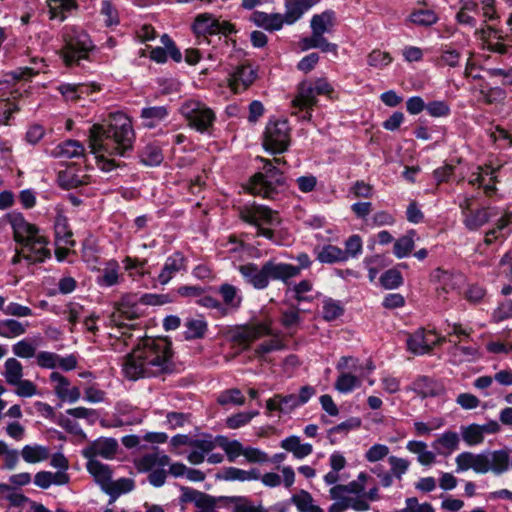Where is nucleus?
<instances>
[{"label":"nucleus","instance_id":"f257e3e1","mask_svg":"<svg viewBox=\"0 0 512 512\" xmlns=\"http://www.w3.org/2000/svg\"><path fill=\"white\" fill-rule=\"evenodd\" d=\"M135 132L131 119L122 112L111 113L103 123L94 124L89 130V146L98 155V164L103 171L120 166L114 158L125 157L133 150Z\"/></svg>","mask_w":512,"mask_h":512},{"label":"nucleus","instance_id":"f03ea898","mask_svg":"<svg viewBox=\"0 0 512 512\" xmlns=\"http://www.w3.org/2000/svg\"><path fill=\"white\" fill-rule=\"evenodd\" d=\"M174 368L172 344L167 338L140 340L122 362L124 377L133 381L170 374Z\"/></svg>","mask_w":512,"mask_h":512},{"label":"nucleus","instance_id":"7ed1b4c3","mask_svg":"<svg viewBox=\"0 0 512 512\" xmlns=\"http://www.w3.org/2000/svg\"><path fill=\"white\" fill-rule=\"evenodd\" d=\"M238 271L247 284L257 290H263L269 286L270 280L287 283V277L295 274L296 270L274 260H268L261 267L255 263L240 265Z\"/></svg>","mask_w":512,"mask_h":512},{"label":"nucleus","instance_id":"20e7f679","mask_svg":"<svg viewBox=\"0 0 512 512\" xmlns=\"http://www.w3.org/2000/svg\"><path fill=\"white\" fill-rule=\"evenodd\" d=\"M239 218L256 228V236H262L273 243H278L275 238L273 226H278L281 223L279 213L271 208L252 203L240 206L238 209Z\"/></svg>","mask_w":512,"mask_h":512},{"label":"nucleus","instance_id":"39448f33","mask_svg":"<svg viewBox=\"0 0 512 512\" xmlns=\"http://www.w3.org/2000/svg\"><path fill=\"white\" fill-rule=\"evenodd\" d=\"M259 160L264 164L263 171L251 177L247 186L248 191L255 196L274 199L285 184L283 172L271 160L262 157Z\"/></svg>","mask_w":512,"mask_h":512},{"label":"nucleus","instance_id":"423d86ee","mask_svg":"<svg viewBox=\"0 0 512 512\" xmlns=\"http://www.w3.org/2000/svg\"><path fill=\"white\" fill-rule=\"evenodd\" d=\"M308 3L299 0L298 2L285 3V13H266L256 11L252 19L254 23L269 32L280 30L284 24L292 25L297 22L306 12Z\"/></svg>","mask_w":512,"mask_h":512},{"label":"nucleus","instance_id":"0eeeda50","mask_svg":"<svg viewBox=\"0 0 512 512\" xmlns=\"http://www.w3.org/2000/svg\"><path fill=\"white\" fill-rule=\"evenodd\" d=\"M63 39L62 58L66 66L78 65L80 60L87 59L94 47L89 35L73 26L65 27Z\"/></svg>","mask_w":512,"mask_h":512},{"label":"nucleus","instance_id":"6e6552de","mask_svg":"<svg viewBox=\"0 0 512 512\" xmlns=\"http://www.w3.org/2000/svg\"><path fill=\"white\" fill-rule=\"evenodd\" d=\"M134 466L139 473H147L149 483L154 487H161L165 484L167 471L165 467L170 464V457L158 450L146 453L135 458Z\"/></svg>","mask_w":512,"mask_h":512},{"label":"nucleus","instance_id":"1a4fd4ad","mask_svg":"<svg viewBox=\"0 0 512 512\" xmlns=\"http://www.w3.org/2000/svg\"><path fill=\"white\" fill-rule=\"evenodd\" d=\"M180 112L188 121L189 126L201 133L208 132L216 120L214 111L205 103L195 99L185 101Z\"/></svg>","mask_w":512,"mask_h":512},{"label":"nucleus","instance_id":"9d476101","mask_svg":"<svg viewBox=\"0 0 512 512\" xmlns=\"http://www.w3.org/2000/svg\"><path fill=\"white\" fill-rule=\"evenodd\" d=\"M291 141V128L287 120H270L263 134V147L271 153L285 152Z\"/></svg>","mask_w":512,"mask_h":512},{"label":"nucleus","instance_id":"9b49d317","mask_svg":"<svg viewBox=\"0 0 512 512\" xmlns=\"http://www.w3.org/2000/svg\"><path fill=\"white\" fill-rule=\"evenodd\" d=\"M192 28L197 37L217 34L228 36L236 32L235 26L232 23L220 20L208 13L199 14L195 18Z\"/></svg>","mask_w":512,"mask_h":512},{"label":"nucleus","instance_id":"f8f14e48","mask_svg":"<svg viewBox=\"0 0 512 512\" xmlns=\"http://www.w3.org/2000/svg\"><path fill=\"white\" fill-rule=\"evenodd\" d=\"M140 306L136 301L130 297H123L120 302L115 305V309L110 316L111 323L118 329H133V324H128L126 321H133L141 315Z\"/></svg>","mask_w":512,"mask_h":512},{"label":"nucleus","instance_id":"ddd939ff","mask_svg":"<svg viewBox=\"0 0 512 512\" xmlns=\"http://www.w3.org/2000/svg\"><path fill=\"white\" fill-rule=\"evenodd\" d=\"M20 255L30 264L41 263L50 258L48 239L39 233L20 245Z\"/></svg>","mask_w":512,"mask_h":512},{"label":"nucleus","instance_id":"4468645a","mask_svg":"<svg viewBox=\"0 0 512 512\" xmlns=\"http://www.w3.org/2000/svg\"><path fill=\"white\" fill-rule=\"evenodd\" d=\"M271 334V324L269 322H260L238 328L234 332L232 339L236 345L246 350L256 340Z\"/></svg>","mask_w":512,"mask_h":512},{"label":"nucleus","instance_id":"2eb2a0df","mask_svg":"<svg viewBox=\"0 0 512 512\" xmlns=\"http://www.w3.org/2000/svg\"><path fill=\"white\" fill-rule=\"evenodd\" d=\"M118 447L116 439L101 437L90 442L82 450V455L88 461L97 460V457L113 459L117 453Z\"/></svg>","mask_w":512,"mask_h":512},{"label":"nucleus","instance_id":"dca6fc26","mask_svg":"<svg viewBox=\"0 0 512 512\" xmlns=\"http://www.w3.org/2000/svg\"><path fill=\"white\" fill-rule=\"evenodd\" d=\"M457 472L472 469L476 473L485 474L490 471L489 454L462 452L455 458Z\"/></svg>","mask_w":512,"mask_h":512},{"label":"nucleus","instance_id":"f3484780","mask_svg":"<svg viewBox=\"0 0 512 512\" xmlns=\"http://www.w3.org/2000/svg\"><path fill=\"white\" fill-rule=\"evenodd\" d=\"M444 341L434 331L419 329L407 340L409 350L417 354L429 353L435 345Z\"/></svg>","mask_w":512,"mask_h":512},{"label":"nucleus","instance_id":"a211bd4d","mask_svg":"<svg viewBox=\"0 0 512 512\" xmlns=\"http://www.w3.org/2000/svg\"><path fill=\"white\" fill-rule=\"evenodd\" d=\"M181 502L193 503L196 512H217V499L209 494L190 487L181 488Z\"/></svg>","mask_w":512,"mask_h":512},{"label":"nucleus","instance_id":"6ab92c4d","mask_svg":"<svg viewBox=\"0 0 512 512\" xmlns=\"http://www.w3.org/2000/svg\"><path fill=\"white\" fill-rule=\"evenodd\" d=\"M257 78L256 70L248 64H242L235 68V70L228 77V87L235 94L247 90Z\"/></svg>","mask_w":512,"mask_h":512},{"label":"nucleus","instance_id":"aec40b11","mask_svg":"<svg viewBox=\"0 0 512 512\" xmlns=\"http://www.w3.org/2000/svg\"><path fill=\"white\" fill-rule=\"evenodd\" d=\"M496 182V170L490 166H478L477 171L473 172L468 179L469 185L482 188L487 197H492L496 193Z\"/></svg>","mask_w":512,"mask_h":512},{"label":"nucleus","instance_id":"412c9836","mask_svg":"<svg viewBox=\"0 0 512 512\" xmlns=\"http://www.w3.org/2000/svg\"><path fill=\"white\" fill-rule=\"evenodd\" d=\"M6 219L13 230L14 240L20 245L39 233L38 228L27 222L20 213H9Z\"/></svg>","mask_w":512,"mask_h":512},{"label":"nucleus","instance_id":"4be33fe9","mask_svg":"<svg viewBox=\"0 0 512 512\" xmlns=\"http://www.w3.org/2000/svg\"><path fill=\"white\" fill-rule=\"evenodd\" d=\"M50 380L54 383V392L62 401L74 403L81 397L80 389L76 386H71L70 381L58 372H52Z\"/></svg>","mask_w":512,"mask_h":512},{"label":"nucleus","instance_id":"5701e85b","mask_svg":"<svg viewBox=\"0 0 512 512\" xmlns=\"http://www.w3.org/2000/svg\"><path fill=\"white\" fill-rule=\"evenodd\" d=\"M57 181L64 189H74L89 183V176L81 168L69 166L58 173Z\"/></svg>","mask_w":512,"mask_h":512},{"label":"nucleus","instance_id":"b1692460","mask_svg":"<svg viewBox=\"0 0 512 512\" xmlns=\"http://www.w3.org/2000/svg\"><path fill=\"white\" fill-rule=\"evenodd\" d=\"M410 389L422 398L437 397L445 393V387L441 382L427 376L416 378Z\"/></svg>","mask_w":512,"mask_h":512},{"label":"nucleus","instance_id":"393cba45","mask_svg":"<svg viewBox=\"0 0 512 512\" xmlns=\"http://www.w3.org/2000/svg\"><path fill=\"white\" fill-rule=\"evenodd\" d=\"M460 436L457 432L447 430L440 434L433 442L432 447L436 455L447 457L459 449Z\"/></svg>","mask_w":512,"mask_h":512},{"label":"nucleus","instance_id":"a878e982","mask_svg":"<svg viewBox=\"0 0 512 512\" xmlns=\"http://www.w3.org/2000/svg\"><path fill=\"white\" fill-rule=\"evenodd\" d=\"M186 271V258L180 252H176L169 256L158 275V281L162 285H166L177 273Z\"/></svg>","mask_w":512,"mask_h":512},{"label":"nucleus","instance_id":"bb28decb","mask_svg":"<svg viewBox=\"0 0 512 512\" xmlns=\"http://www.w3.org/2000/svg\"><path fill=\"white\" fill-rule=\"evenodd\" d=\"M496 209L492 207H481L467 213L463 219L464 226L469 231H477L487 224L496 215Z\"/></svg>","mask_w":512,"mask_h":512},{"label":"nucleus","instance_id":"cd10ccee","mask_svg":"<svg viewBox=\"0 0 512 512\" xmlns=\"http://www.w3.org/2000/svg\"><path fill=\"white\" fill-rule=\"evenodd\" d=\"M298 407L300 406L296 400V394H275L266 401V409L269 413L289 414Z\"/></svg>","mask_w":512,"mask_h":512},{"label":"nucleus","instance_id":"c85d7f7f","mask_svg":"<svg viewBox=\"0 0 512 512\" xmlns=\"http://www.w3.org/2000/svg\"><path fill=\"white\" fill-rule=\"evenodd\" d=\"M216 442L209 438L195 439L191 445L192 450L187 455V460L194 465L204 462L205 457L215 449Z\"/></svg>","mask_w":512,"mask_h":512},{"label":"nucleus","instance_id":"c756f323","mask_svg":"<svg viewBox=\"0 0 512 512\" xmlns=\"http://www.w3.org/2000/svg\"><path fill=\"white\" fill-rule=\"evenodd\" d=\"M283 479L281 476L275 472H268L264 475H260L261 482L270 488L278 487L281 485L282 481L286 488H290L295 481V472L291 466H284L281 470Z\"/></svg>","mask_w":512,"mask_h":512},{"label":"nucleus","instance_id":"7c9ffc66","mask_svg":"<svg viewBox=\"0 0 512 512\" xmlns=\"http://www.w3.org/2000/svg\"><path fill=\"white\" fill-rule=\"evenodd\" d=\"M86 468L103 491L112 480L111 468L98 460L87 461Z\"/></svg>","mask_w":512,"mask_h":512},{"label":"nucleus","instance_id":"2f4dec72","mask_svg":"<svg viewBox=\"0 0 512 512\" xmlns=\"http://www.w3.org/2000/svg\"><path fill=\"white\" fill-rule=\"evenodd\" d=\"M335 25V14L327 10L320 14H315L310 21L311 30L319 37H324V33L332 31Z\"/></svg>","mask_w":512,"mask_h":512},{"label":"nucleus","instance_id":"473e14b6","mask_svg":"<svg viewBox=\"0 0 512 512\" xmlns=\"http://www.w3.org/2000/svg\"><path fill=\"white\" fill-rule=\"evenodd\" d=\"M55 244L74 246L73 233L69 226L68 219L63 215H57L54 221Z\"/></svg>","mask_w":512,"mask_h":512},{"label":"nucleus","instance_id":"72a5a7b5","mask_svg":"<svg viewBox=\"0 0 512 512\" xmlns=\"http://www.w3.org/2000/svg\"><path fill=\"white\" fill-rule=\"evenodd\" d=\"M281 447L293 454L297 459H303L313 452V446L309 443H301L298 436H289L281 441Z\"/></svg>","mask_w":512,"mask_h":512},{"label":"nucleus","instance_id":"f704fd0d","mask_svg":"<svg viewBox=\"0 0 512 512\" xmlns=\"http://www.w3.org/2000/svg\"><path fill=\"white\" fill-rule=\"evenodd\" d=\"M84 146L77 140H66L58 144L52 151V155L58 158H78L84 155Z\"/></svg>","mask_w":512,"mask_h":512},{"label":"nucleus","instance_id":"c9c22d12","mask_svg":"<svg viewBox=\"0 0 512 512\" xmlns=\"http://www.w3.org/2000/svg\"><path fill=\"white\" fill-rule=\"evenodd\" d=\"M168 114L169 112L166 106H152L143 108L140 117L145 127L154 128L161 121L165 120Z\"/></svg>","mask_w":512,"mask_h":512},{"label":"nucleus","instance_id":"e433bc0d","mask_svg":"<svg viewBox=\"0 0 512 512\" xmlns=\"http://www.w3.org/2000/svg\"><path fill=\"white\" fill-rule=\"evenodd\" d=\"M427 444L423 441L411 440L406 448L411 453L417 454V460L421 465L430 466L436 461V453L427 449Z\"/></svg>","mask_w":512,"mask_h":512},{"label":"nucleus","instance_id":"4c0bfd02","mask_svg":"<svg viewBox=\"0 0 512 512\" xmlns=\"http://www.w3.org/2000/svg\"><path fill=\"white\" fill-rule=\"evenodd\" d=\"M21 456L26 463H39L50 457V449L38 444L25 445L21 450Z\"/></svg>","mask_w":512,"mask_h":512},{"label":"nucleus","instance_id":"58836bf2","mask_svg":"<svg viewBox=\"0 0 512 512\" xmlns=\"http://www.w3.org/2000/svg\"><path fill=\"white\" fill-rule=\"evenodd\" d=\"M300 47L302 50H309L318 48L322 52H333L337 53V45L327 41L325 37H319L312 32L311 36L305 37L300 41Z\"/></svg>","mask_w":512,"mask_h":512},{"label":"nucleus","instance_id":"ea45409f","mask_svg":"<svg viewBox=\"0 0 512 512\" xmlns=\"http://www.w3.org/2000/svg\"><path fill=\"white\" fill-rule=\"evenodd\" d=\"M317 260L325 264H334L345 261V254L336 245L327 244L316 252Z\"/></svg>","mask_w":512,"mask_h":512},{"label":"nucleus","instance_id":"a19ab883","mask_svg":"<svg viewBox=\"0 0 512 512\" xmlns=\"http://www.w3.org/2000/svg\"><path fill=\"white\" fill-rule=\"evenodd\" d=\"M222 478L226 481L240 482L259 480L260 472L258 469L246 471L236 467H226L223 469Z\"/></svg>","mask_w":512,"mask_h":512},{"label":"nucleus","instance_id":"79ce46f5","mask_svg":"<svg viewBox=\"0 0 512 512\" xmlns=\"http://www.w3.org/2000/svg\"><path fill=\"white\" fill-rule=\"evenodd\" d=\"M184 326L186 328L185 339L187 340L203 338L208 329V324L202 316L197 318H188L185 321Z\"/></svg>","mask_w":512,"mask_h":512},{"label":"nucleus","instance_id":"37998d69","mask_svg":"<svg viewBox=\"0 0 512 512\" xmlns=\"http://www.w3.org/2000/svg\"><path fill=\"white\" fill-rule=\"evenodd\" d=\"M316 102V93L312 85L302 83L299 87L297 96L293 100V105L300 109H310L316 104Z\"/></svg>","mask_w":512,"mask_h":512},{"label":"nucleus","instance_id":"c03bdc74","mask_svg":"<svg viewBox=\"0 0 512 512\" xmlns=\"http://www.w3.org/2000/svg\"><path fill=\"white\" fill-rule=\"evenodd\" d=\"M435 278L438 280L441 285V290L444 293L455 290L462 282V275L455 274L441 268H437L435 270Z\"/></svg>","mask_w":512,"mask_h":512},{"label":"nucleus","instance_id":"a18cd8bd","mask_svg":"<svg viewBox=\"0 0 512 512\" xmlns=\"http://www.w3.org/2000/svg\"><path fill=\"white\" fill-rule=\"evenodd\" d=\"M28 323L23 324L15 319L0 320V337L16 338L26 333Z\"/></svg>","mask_w":512,"mask_h":512},{"label":"nucleus","instance_id":"49530a36","mask_svg":"<svg viewBox=\"0 0 512 512\" xmlns=\"http://www.w3.org/2000/svg\"><path fill=\"white\" fill-rule=\"evenodd\" d=\"M31 66L19 68L17 71L12 73L14 80L28 79L39 73H44L46 64L43 58L32 57L30 60Z\"/></svg>","mask_w":512,"mask_h":512},{"label":"nucleus","instance_id":"de8ad7c7","mask_svg":"<svg viewBox=\"0 0 512 512\" xmlns=\"http://www.w3.org/2000/svg\"><path fill=\"white\" fill-rule=\"evenodd\" d=\"M220 499L233 504V512H266L261 504L254 505L253 502L245 496L221 497Z\"/></svg>","mask_w":512,"mask_h":512},{"label":"nucleus","instance_id":"09e8293b","mask_svg":"<svg viewBox=\"0 0 512 512\" xmlns=\"http://www.w3.org/2000/svg\"><path fill=\"white\" fill-rule=\"evenodd\" d=\"M361 378L351 372H339L334 387L340 393H350L361 386Z\"/></svg>","mask_w":512,"mask_h":512},{"label":"nucleus","instance_id":"8fccbe9b","mask_svg":"<svg viewBox=\"0 0 512 512\" xmlns=\"http://www.w3.org/2000/svg\"><path fill=\"white\" fill-rule=\"evenodd\" d=\"M120 266L116 260H110L106 263L101 275L98 277V284L105 287H111L119 281Z\"/></svg>","mask_w":512,"mask_h":512},{"label":"nucleus","instance_id":"3c124183","mask_svg":"<svg viewBox=\"0 0 512 512\" xmlns=\"http://www.w3.org/2000/svg\"><path fill=\"white\" fill-rule=\"evenodd\" d=\"M216 445H219L226 453L229 462H234L244 453V446L237 440H228L224 436L215 439Z\"/></svg>","mask_w":512,"mask_h":512},{"label":"nucleus","instance_id":"603ef678","mask_svg":"<svg viewBox=\"0 0 512 512\" xmlns=\"http://www.w3.org/2000/svg\"><path fill=\"white\" fill-rule=\"evenodd\" d=\"M219 294L223 302L231 309H238L242 303V296L239 294L238 288L235 286L224 283L219 287Z\"/></svg>","mask_w":512,"mask_h":512},{"label":"nucleus","instance_id":"864d4df0","mask_svg":"<svg viewBox=\"0 0 512 512\" xmlns=\"http://www.w3.org/2000/svg\"><path fill=\"white\" fill-rule=\"evenodd\" d=\"M4 378L9 385H14L23 377V366L16 358H8L4 363Z\"/></svg>","mask_w":512,"mask_h":512},{"label":"nucleus","instance_id":"5fc2aeb1","mask_svg":"<svg viewBox=\"0 0 512 512\" xmlns=\"http://www.w3.org/2000/svg\"><path fill=\"white\" fill-rule=\"evenodd\" d=\"M0 498L8 501L10 505L15 507H21L29 501L27 496L17 492L12 485L5 483H0Z\"/></svg>","mask_w":512,"mask_h":512},{"label":"nucleus","instance_id":"6e6d98bb","mask_svg":"<svg viewBox=\"0 0 512 512\" xmlns=\"http://www.w3.org/2000/svg\"><path fill=\"white\" fill-rule=\"evenodd\" d=\"M38 347V339L36 338H26L18 341L12 346V351L14 355L20 358H32L36 357V350Z\"/></svg>","mask_w":512,"mask_h":512},{"label":"nucleus","instance_id":"4d7b16f0","mask_svg":"<svg viewBox=\"0 0 512 512\" xmlns=\"http://www.w3.org/2000/svg\"><path fill=\"white\" fill-rule=\"evenodd\" d=\"M292 502L300 512H324L322 508L314 504L311 494L305 490L293 495Z\"/></svg>","mask_w":512,"mask_h":512},{"label":"nucleus","instance_id":"13d9d810","mask_svg":"<svg viewBox=\"0 0 512 512\" xmlns=\"http://www.w3.org/2000/svg\"><path fill=\"white\" fill-rule=\"evenodd\" d=\"M509 454L505 450H496L489 455L490 470L500 475L509 468Z\"/></svg>","mask_w":512,"mask_h":512},{"label":"nucleus","instance_id":"bf43d9fd","mask_svg":"<svg viewBox=\"0 0 512 512\" xmlns=\"http://www.w3.org/2000/svg\"><path fill=\"white\" fill-rule=\"evenodd\" d=\"M461 437L468 446H476L484 441L479 424L472 423L460 427Z\"/></svg>","mask_w":512,"mask_h":512},{"label":"nucleus","instance_id":"052dcab7","mask_svg":"<svg viewBox=\"0 0 512 512\" xmlns=\"http://www.w3.org/2000/svg\"><path fill=\"white\" fill-rule=\"evenodd\" d=\"M134 488V481L129 478H120L116 481L111 480L107 488L104 492H106L111 497V502H113L117 497H119L123 493H127L132 491Z\"/></svg>","mask_w":512,"mask_h":512},{"label":"nucleus","instance_id":"680f3d73","mask_svg":"<svg viewBox=\"0 0 512 512\" xmlns=\"http://www.w3.org/2000/svg\"><path fill=\"white\" fill-rule=\"evenodd\" d=\"M416 232L410 230L406 235L400 237L394 244V254L397 258H404L410 254L414 248V236Z\"/></svg>","mask_w":512,"mask_h":512},{"label":"nucleus","instance_id":"e2e57ef3","mask_svg":"<svg viewBox=\"0 0 512 512\" xmlns=\"http://www.w3.org/2000/svg\"><path fill=\"white\" fill-rule=\"evenodd\" d=\"M344 312V308L337 300L327 298L323 301L322 315L326 321H333L340 317Z\"/></svg>","mask_w":512,"mask_h":512},{"label":"nucleus","instance_id":"0e129e2a","mask_svg":"<svg viewBox=\"0 0 512 512\" xmlns=\"http://www.w3.org/2000/svg\"><path fill=\"white\" fill-rule=\"evenodd\" d=\"M438 20L434 11L428 9H419L410 14V21L418 26H431Z\"/></svg>","mask_w":512,"mask_h":512},{"label":"nucleus","instance_id":"69168bd1","mask_svg":"<svg viewBox=\"0 0 512 512\" xmlns=\"http://www.w3.org/2000/svg\"><path fill=\"white\" fill-rule=\"evenodd\" d=\"M163 161L161 149L156 145H147L141 153V162L147 166H157Z\"/></svg>","mask_w":512,"mask_h":512},{"label":"nucleus","instance_id":"338daca9","mask_svg":"<svg viewBox=\"0 0 512 512\" xmlns=\"http://www.w3.org/2000/svg\"><path fill=\"white\" fill-rule=\"evenodd\" d=\"M393 61L392 56L388 52L378 49L373 50L367 56V63L370 67L383 69L390 65Z\"/></svg>","mask_w":512,"mask_h":512},{"label":"nucleus","instance_id":"774afa93","mask_svg":"<svg viewBox=\"0 0 512 512\" xmlns=\"http://www.w3.org/2000/svg\"><path fill=\"white\" fill-rule=\"evenodd\" d=\"M218 403L220 405H236L241 406L245 403V397L243 396L242 392L237 389H227L220 393L217 399Z\"/></svg>","mask_w":512,"mask_h":512}]
</instances>
